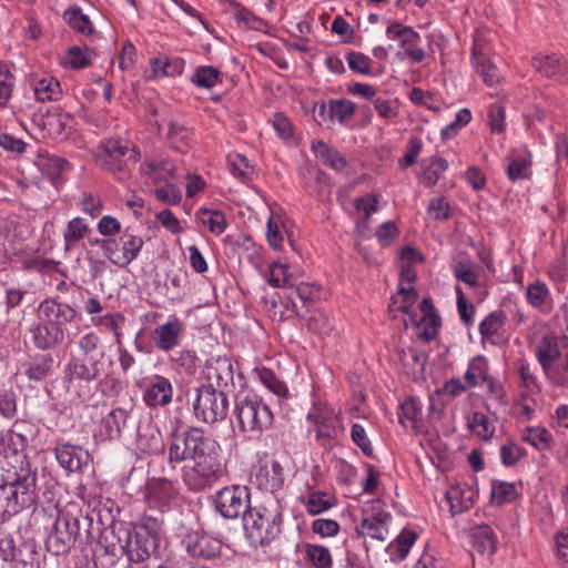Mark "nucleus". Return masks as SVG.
<instances>
[{
    "mask_svg": "<svg viewBox=\"0 0 568 568\" xmlns=\"http://www.w3.org/2000/svg\"><path fill=\"white\" fill-rule=\"evenodd\" d=\"M297 314L298 316L305 318L308 331L313 332L314 334L323 336L327 335L331 331L327 318L322 313L313 312L306 315L297 312Z\"/></svg>",
    "mask_w": 568,
    "mask_h": 568,
    "instance_id": "obj_54",
    "label": "nucleus"
},
{
    "mask_svg": "<svg viewBox=\"0 0 568 568\" xmlns=\"http://www.w3.org/2000/svg\"><path fill=\"white\" fill-rule=\"evenodd\" d=\"M535 355L542 372H549L551 364L557 359H561L559 338L554 334H545L536 345Z\"/></svg>",
    "mask_w": 568,
    "mask_h": 568,
    "instance_id": "obj_23",
    "label": "nucleus"
},
{
    "mask_svg": "<svg viewBox=\"0 0 568 568\" xmlns=\"http://www.w3.org/2000/svg\"><path fill=\"white\" fill-rule=\"evenodd\" d=\"M256 478L260 479L258 485L263 486L266 490L275 491L283 486L282 467L277 462H272L270 465L265 464L258 470Z\"/></svg>",
    "mask_w": 568,
    "mask_h": 568,
    "instance_id": "obj_32",
    "label": "nucleus"
},
{
    "mask_svg": "<svg viewBox=\"0 0 568 568\" xmlns=\"http://www.w3.org/2000/svg\"><path fill=\"white\" fill-rule=\"evenodd\" d=\"M36 474L30 467L0 464V519L29 507L36 499Z\"/></svg>",
    "mask_w": 568,
    "mask_h": 568,
    "instance_id": "obj_1",
    "label": "nucleus"
},
{
    "mask_svg": "<svg viewBox=\"0 0 568 568\" xmlns=\"http://www.w3.org/2000/svg\"><path fill=\"white\" fill-rule=\"evenodd\" d=\"M178 493L175 484L168 478L153 477L149 479L144 491L148 510H158L160 514L166 513Z\"/></svg>",
    "mask_w": 568,
    "mask_h": 568,
    "instance_id": "obj_12",
    "label": "nucleus"
},
{
    "mask_svg": "<svg viewBox=\"0 0 568 568\" xmlns=\"http://www.w3.org/2000/svg\"><path fill=\"white\" fill-rule=\"evenodd\" d=\"M523 440L541 449L548 444V432L540 427H528L523 433Z\"/></svg>",
    "mask_w": 568,
    "mask_h": 568,
    "instance_id": "obj_59",
    "label": "nucleus"
},
{
    "mask_svg": "<svg viewBox=\"0 0 568 568\" xmlns=\"http://www.w3.org/2000/svg\"><path fill=\"white\" fill-rule=\"evenodd\" d=\"M422 166V181L427 186L435 185L444 172L448 169V162L440 156H432L428 160H423L420 163Z\"/></svg>",
    "mask_w": 568,
    "mask_h": 568,
    "instance_id": "obj_31",
    "label": "nucleus"
},
{
    "mask_svg": "<svg viewBox=\"0 0 568 568\" xmlns=\"http://www.w3.org/2000/svg\"><path fill=\"white\" fill-rule=\"evenodd\" d=\"M355 106L349 100H333L328 105V114L331 119H337L339 122H344L351 119L354 114Z\"/></svg>",
    "mask_w": 568,
    "mask_h": 568,
    "instance_id": "obj_50",
    "label": "nucleus"
},
{
    "mask_svg": "<svg viewBox=\"0 0 568 568\" xmlns=\"http://www.w3.org/2000/svg\"><path fill=\"white\" fill-rule=\"evenodd\" d=\"M310 419L314 420L315 438L323 447H329L337 437L336 419L331 415L310 414Z\"/></svg>",
    "mask_w": 568,
    "mask_h": 568,
    "instance_id": "obj_26",
    "label": "nucleus"
},
{
    "mask_svg": "<svg viewBox=\"0 0 568 568\" xmlns=\"http://www.w3.org/2000/svg\"><path fill=\"white\" fill-rule=\"evenodd\" d=\"M494 537V531L489 526H479L473 534L474 546L483 555H493L496 551Z\"/></svg>",
    "mask_w": 568,
    "mask_h": 568,
    "instance_id": "obj_40",
    "label": "nucleus"
},
{
    "mask_svg": "<svg viewBox=\"0 0 568 568\" xmlns=\"http://www.w3.org/2000/svg\"><path fill=\"white\" fill-rule=\"evenodd\" d=\"M422 405L416 398H408L400 405L399 422L405 425V419L417 424L422 420ZM415 428L416 425H413Z\"/></svg>",
    "mask_w": 568,
    "mask_h": 568,
    "instance_id": "obj_51",
    "label": "nucleus"
},
{
    "mask_svg": "<svg viewBox=\"0 0 568 568\" xmlns=\"http://www.w3.org/2000/svg\"><path fill=\"white\" fill-rule=\"evenodd\" d=\"M101 339L94 332L82 335L78 341L80 355H99Z\"/></svg>",
    "mask_w": 568,
    "mask_h": 568,
    "instance_id": "obj_60",
    "label": "nucleus"
},
{
    "mask_svg": "<svg viewBox=\"0 0 568 568\" xmlns=\"http://www.w3.org/2000/svg\"><path fill=\"white\" fill-rule=\"evenodd\" d=\"M201 221L212 233L217 235L223 233L227 226L226 219L221 211L204 210Z\"/></svg>",
    "mask_w": 568,
    "mask_h": 568,
    "instance_id": "obj_53",
    "label": "nucleus"
},
{
    "mask_svg": "<svg viewBox=\"0 0 568 568\" xmlns=\"http://www.w3.org/2000/svg\"><path fill=\"white\" fill-rule=\"evenodd\" d=\"M154 181H166L175 176L176 166L170 160L152 162L149 165Z\"/></svg>",
    "mask_w": 568,
    "mask_h": 568,
    "instance_id": "obj_55",
    "label": "nucleus"
},
{
    "mask_svg": "<svg viewBox=\"0 0 568 568\" xmlns=\"http://www.w3.org/2000/svg\"><path fill=\"white\" fill-rule=\"evenodd\" d=\"M416 540V534L410 530H403L400 535L396 538L392 547L395 548L398 558L400 560L405 559Z\"/></svg>",
    "mask_w": 568,
    "mask_h": 568,
    "instance_id": "obj_61",
    "label": "nucleus"
},
{
    "mask_svg": "<svg viewBox=\"0 0 568 568\" xmlns=\"http://www.w3.org/2000/svg\"><path fill=\"white\" fill-rule=\"evenodd\" d=\"M386 34L388 39L399 41L404 49V55L413 63H419L424 60L425 52L417 45L420 36L412 27L394 21L387 27Z\"/></svg>",
    "mask_w": 568,
    "mask_h": 568,
    "instance_id": "obj_14",
    "label": "nucleus"
},
{
    "mask_svg": "<svg viewBox=\"0 0 568 568\" xmlns=\"http://www.w3.org/2000/svg\"><path fill=\"white\" fill-rule=\"evenodd\" d=\"M427 356L415 347H407L399 352V359L407 375L414 379L423 378L425 375Z\"/></svg>",
    "mask_w": 568,
    "mask_h": 568,
    "instance_id": "obj_28",
    "label": "nucleus"
},
{
    "mask_svg": "<svg viewBox=\"0 0 568 568\" xmlns=\"http://www.w3.org/2000/svg\"><path fill=\"white\" fill-rule=\"evenodd\" d=\"M32 87L38 101H57L61 97L60 83L52 77L36 80Z\"/></svg>",
    "mask_w": 568,
    "mask_h": 568,
    "instance_id": "obj_35",
    "label": "nucleus"
},
{
    "mask_svg": "<svg viewBox=\"0 0 568 568\" xmlns=\"http://www.w3.org/2000/svg\"><path fill=\"white\" fill-rule=\"evenodd\" d=\"M531 67L542 77L559 81L568 74V62L557 53H537Z\"/></svg>",
    "mask_w": 568,
    "mask_h": 568,
    "instance_id": "obj_17",
    "label": "nucleus"
},
{
    "mask_svg": "<svg viewBox=\"0 0 568 568\" xmlns=\"http://www.w3.org/2000/svg\"><path fill=\"white\" fill-rule=\"evenodd\" d=\"M129 538H131V527L123 523H113L102 530L97 547L104 550L105 554L123 556Z\"/></svg>",
    "mask_w": 568,
    "mask_h": 568,
    "instance_id": "obj_15",
    "label": "nucleus"
},
{
    "mask_svg": "<svg viewBox=\"0 0 568 568\" xmlns=\"http://www.w3.org/2000/svg\"><path fill=\"white\" fill-rule=\"evenodd\" d=\"M220 453V445L212 438L192 459L193 465L183 470V481L191 490H203L223 475Z\"/></svg>",
    "mask_w": 568,
    "mask_h": 568,
    "instance_id": "obj_3",
    "label": "nucleus"
},
{
    "mask_svg": "<svg viewBox=\"0 0 568 568\" xmlns=\"http://www.w3.org/2000/svg\"><path fill=\"white\" fill-rule=\"evenodd\" d=\"M138 447L149 455H158L164 452L165 444L161 433L155 429L149 435L140 434L138 438Z\"/></svg>",
    "mask_w": 568,
    "mask_h": 568,
    "instance_id": "obj_41",
    "label": "nucleus"
},
{
    "mask_svg": "<svg viewBox=\"0 0 568 568\" xmlns=\"http://www.w3.org/2000/svg\"><path fill=\"white\" fill-rule=\"evenodd\" d=\"M312 150L323 163L335 171H342L346 165L347 161L337 150L329 148L322 141H314L312 143Z\"/></svg>",
    "mask_w": 568,
    "mask_h": 568,
    "instance_id": "obj_30",
    "label": "nucleus"
},
{
    "mask_svg": "<svg viewBox=\"0 0 568 568\" xmlns=\"http://www.w3.org/2000/svg\"><path fill=\"white\" fill-rule=\"evenodd\" d=\"M282 511L277 500L254 507L243 517V526L253 544L268 545L281 534Z\"/></svg>",
    "mask_w": 568,
    "mask_h": 568,
    "instance_id": "obj_4",
    "label": "nucleus"
},
{
    "mask_svg": "<svg viewBox=\"0 0 568 568\" xmlns=\"http://www.w3.org/2000/svg\"><path fill=\"white\" fill-rule=\"evenodd\" d=\"M54 453L61 467L70 473L81 471L83 468L89 467L92 462L88 450L69 443H58Z\"/></svg>",
    "mask_w": 568,
    "mask_h": 568,
    "instance_id": "obj_16",
    "label": "nucleus"
},
{
    "mask_svg": "<svg viewBox=\"0 0 568 568\" xmlns=\"http://www.w3.org/2000/svg\"><path fill=\"white\" fill-rule=\"evenodd\" d=\"M488 362L484 356L474 357L464 375L465 382L468 387H476L479 384V379L485 382L489 377Z\"/></svg>",
    "mask_w": 568,
    "mask_h": 568,
    "instance_id": "obj_36",
    "label": "nucleus"
},
{
    "mask_svg": "<svg viewBox=\"0 0 568 568\" xmlns=\"http://www.w3.org/2000/svg\"><path fill=\"white\" fill-rule=\"evenodd\" d=\"M173 387L171 382L160 375H154L143 393V400L149 407H163L172 402Z\"/></svg>",
    "mask_w": 568,
    "mask_h": 568,
    "instance_id": "obj_18",
    "label": "nucleus"
},
{
    "mask_svg": "<svg viewBox=\"0 0 568 568\" xmlns=\"http://www.w3.org/2000/svg\"><path fill=\"white\" fill-rule=\"evenodd\" d=\"M183 324L174 318L156 326L152 332L155 346L163 352H169L180 344Z\"/></svg>",
    "mask_w": 568,
    "mask_h": 568,
    "instance_id": "obj_20",
    "label": "nucleus"
},
{
    "mask_svg": "<svg viewBox=\"0 0 568 568\" xmlns=\"http://www.w3.org/2000/svg\"><path fill=\"white\" fill-rule=\"evenodd\" d=\"M454 275L457 280L469 286L477 285L478 274L474 271L469 261H460L454 266Z\"/></svg>",
    "mask_w": 568,
    "mask_h": 568,
    "instance_id": "obj_57",
    "label": "nucleus"
},
{
    "mask_svg": "<svg viewBox=\"0 0 568 568\" xmlns=\"http://www.w3.org/2000/svg\"><path fill=\"white\" fill-rule=\"evenodd\" d=\"M467 425L469 429L483 440H488L495 433V427L489 418L479 412H475L467 416Z\"/></svg>",
    "mask_w": 568,
    "mask_h": 568,
    "instance_id": "obj_38",
    "label": "nucleus"
},
{
    "mask_svg": "<svg viewBox=\"0 0 568 568\" xmlns=\"http://www.w3.org/2000/svg\"><path fill=\"white\" fill-rule=\"evenodd\" d=\"M27 445L22 443V439L14 437L12 434L7 432L0 439V453L4 455V460L0 464L12 463L10 458L14 459V465L18 468L29 467L24 449Z\"/></svg>",
    "mask_w": 568,
    "mask_h": 568,
    "instance_id": "obj_24",
    "label": "nucleus"
},
{
    "mask_svg": "<svg viewBox=\"0 0 568 568\" xmlns=\"http://www.w3.org/2000/svg\"><path fill=\"white\" fill-rule=\"evenodd\" d=\"M105 353L100 351L99 355H74L67 366L68 376L71 379L93 382L104 372L103 358Z\"/></svg>",
    "mask_w": 568,
    "mask_h": 568,
    "instance_id": "obj_13",
    "label": "nucleus"
},
{
    "mask_svg": "<svg viewBox=\"0 0 568 568\" xmlns=\"http://www.w3.org/2000/svg\"><path fill=\"white\" fill-rule=\"evenodd\" d=\"M229 409L227 397L222 389L212 385L202 386L197 389L193 404L194 415L204 423L213 424L226 417Z\"/></svg>",
    "mask_w": 568,
    "mask_h": 568,
    "instance_id": "obj_7",
    "label": "nucleus"
},
{
    "mask_svg": "<svg viewBox=\"0 0 568 568\" xmlns=\"http://www.w3.org/2000/svg\"><path fill=\"white\" fill-rule=\"evenodd\" d=\"M530 162L524 158L513 160L507 166V175L511 181L526 179L529 176Z\"/></svg>",
    "mask_w": 568,
    "mask_h": 568,
    "instance_id": "obj_64",
    "label": "nucleus"
},
{
    "mask_svg": "<svg viewBox=\"0 0 568 568\" xmlns=\"http://www.w3.org/2000/svg\"><path fill=\"white\" fill-rule=\"evenodd\" d=\"M389 518V514L379 513L371 518L362 520L361 525L356 527V532L359 536H369L374 539L384 541L388 532L386 520Z\"/></svg>",
    "mask_w": 568,
    "mask_h": 568,
    "instance_id": "obj_29",
    "label": "nucleus"
},
{
    "mask_svg": "<svg viewBox=\"0 0 568 568\" xmlns=\"http://www.w3.org/2000/svg\"><path fill=\"white\" fill-rule=\"evenodd\" d=\"M475 493L467 485L452 486L445 494L453 515L460 514L473 507Z\"/></svg>",
    "mask_w": 568,
    "mask_h": 568,
    "instance_id": "obj_27",
    "label": "nucleus"
},
{
    "mask_svg": "<svg viewBox=\"0 0 568 568\" xmlns=\"http://www.w3.org/2000/svg\"><path fill=\"white\" fill-rule=\"evenodd\" d=\"M525 455V449L514 442H508L500 448V458L505 466H514Z\"/></svg>",
    "mask_w": 568,
    "mask_h": 568,
    "instance_id": "obj_58",
    "label": "nucleus"
},
{
    "mask_svg": "<svg viewBox=\"0 0 568 568\" xmlns=\"http://www.w3.org/2000/svg\"><path fill=\"white\" fill-rule=\"evenodd\" d=\"M71 121L69 113L49 114L44 120V128L48 129L50 135L59 138L67 136V128Z\"/></svg>",
    "mask_w": 568,
    "mask_h": 568,
    "instance_id": "obj_46",
    "label": "nucleus"
},
{
    "mask_svg": "<svg viewBox=\"0 0 568 568\" xmlns=\"http://www.w3.org/2000/svg\"><path fill=\"white\" fill-rule=\"evenodd\" d=\"M410 322L419 327L418 336L425 342H430L438 335L442 322L438 314H427L423 316L419 322L416 320V314L410 316Z\"/></svg>",
    "mask_w": 568,
    "mask_h": 568,
    "instance_id": "obj_37",
    "label": "nucleus"
},
{
    "mask_svg": "<svg viewBox=\"0 0 568 568\" xmlns=\"http://www.w3.org/2000/svg\"><path fill=\"white\" fill-rule=\"evenodd\" d=\"M65 63L73 69H83L90 64L88 49L72 47L68 50Z\"/></svg>",
    "mask_w": 568,
    "mask_h": 568,
    "instance_id": "obj_62",
    "label": "nucleus"
},
{
    "mask_svg": "<svg viewBox=\"0 0 568 568\" xmlns=\"http://www.w3.org/2000/svg\"><path fill=\"white\" fill-rule=\"evenodd\" d=\"M236 416L243 432L260 434L271 427L273 414L262 398L247 395L236 404Z\"/></svg>",
    "mask_w": 568,
    "mask_h": 568,
    "instance_id": "obj_6",
    "label": "nucleus"
},
{
    "mask_svg": "<svg viewBox=\"0 0 568 568\" xmlns=\"http://www.w3.org/2000/svg\"><path fill=\"white\" fill-rule=\"evenodd\" d=\"M80 532V520L69 514H59L51 532L45 539V548L54 556L69 552Z\"/></svg>",
    "mask_w": 568,
    "mask_h": 568,
    "instance_id": "obj_10",
    "label": "nucleus"
},
{
    "mask_svg": "<svg viewBox=\"0 0 568 568\" xmlns=\"http://www.w3.org/2000/svg\"><path fill=\"white\" fill-rule=\"evenodd\" d=\"M143 239L125 229L118 240H103L101 247L104 255L115 265L126 267L134 261L143 247Z\"/></svg>",
    "mask_w": 568,
    "mask_h": 568,
    "instance_id": "obj_9",
    "label": "nucleus"
},
{
    "mask_svg": "<svg viewBox=\"0 0 568 568\" xmlns=\"http://www.w3.org/2000/svg\"><path fill=\"white\" fill-rule=\"evenodd\" d=\"M134 408L133 398H129L123 405L114 407L104 418L106 434L110 439L119 438L126 427Z\"/></svg>",
    "mask_w": 568,
    "mask_h": 568,
    "instance_id": "obj_21",
    "label": "nucleus"
},
{
    "mask_svg": "<svg viewBox=\"0 0 568 568\" xmlns=\"http://www.w3.org/2000/svg\"><path fill=\"white\" fill-rule=\"evenodd\" d=\"M39 170L45 174L52 182L59 179L68 162L55 155H39L36 162Z\"/></svg>",
    "mask_w": 568,
    "mask_h": 568,
    "instance_id": "obj_39",
    "label": "nucleus"
},
{
    "mask_svg": "<svg viewBox=\"0 0 568 568\" xmlns=\"http://www.w3.org/2000/svg\"><path fill=\"white\" fill-rule=\"evenodd\" d=\"M77 317V311L68 303L54 298H45L38 307V323L31 328L34 346L39 349H51L64 339V324Z\"/></svg>",
    "mask_w": 568,
    "mask_h": 568,
    "instance_id": "obj_2",
    "label": "nucleus"
},
{
    "mask_svg": "<svg viewBox=\"0 0 568 568\" xmlns=\"http://www.w3.org/2000/svg\"><path fill=\"white\" fill-rule=\"evenodd\" d=\"M100 158L102 166L114 164L126 156L132 159V162H136L135 151L130 149L126 142H122L118 139H110L102 142L99 146Z\"/></svg>",
    "mask_w": 568,
    "mask_h": 568,
    "instance_id": "obj_22",
    "label": "nucleus"
},
{
    "mask_svg": "<svg viewBox=\"0 0 568 568\" xmlns=\"http://www.w3.org/2000/svg\"><path fill=\"white\" fill-rule=\"evenodd\" d=\"M166 138L171 141L172 145L175 149L182 152L184 151L185 148L189 146L190 134L187 129L184 125L175 122L174 120H170L168 122Z\"/></svg>",
    "mask_w": 568,
    "mask_h": 568,
    "instance_id": "obj_45",
    "label": "nucleus"
},
{
    "mask_svg": "<svg viewBox=\"0 0 568 568\" xmlns=\"http://www.w3.org/2000/svg\"><path fill=\"white\" fill-rule=\"evenodd\" d=\"M162 520L149 515L144 518V523L131 528V538L126 542L125 556L130 561L144 562L152 558L155 552Z\"/></svg>",
    "mask_w": 568,
    "mask_h": 568,
    "instance_id": "obj_5",
    "label": "nucleus"
},
{
    "mask_svg": "<svg viewBox=\"0 0 568 568\" xmlns=\"http://www.w3.org/2000/svg\"><path fill=\"white\" fill-rule=\"evenodd\" d=\"M216 510L227 519L244 517L250 509V494L246 487L233 485L219 490L214 499Z\"/></svg>",
    "mask_w": 568,
    "mask_h": 568,
    "instance_id": "obj_11",
    "label": "nucleus"
},
{
    "mask_svg": "<svg viewBox=\"0 0 568 568\" xmlns=\"http://www.w3.org/2000/svg\"><path fill=\"white\" fill-rule=\"evenodd\" d=\"M63 18L72 29L80 33H91L93 31L89 17L82 13L79 8L68 9Z\"/></svg>",
    "mask_w": 568,
    "mask_h": 568,
    "instance_id": "obj_44",
    "label": "nucleus"
},
{
    "mask_svg": "<svg viewBox=\"0 0 568 568\" xmlns=\"http://www.w3.org/2000/svg\"><path fill=\"white\" fill-rule=\"evenodd\" d=\"M53 365V358L49 354L39 355L33 357L31 361L27 362L24 367V374L31 381H42L44 379L49 372L51 371Z\"/></svg>",
    "mask_w": 568,
    "mask_h": 568,
    "instance_id": "obj_34",
    "label": "nucleus"
},
{
    "mask_svg": "<svg viewBox=\"0 0 568 568\" xmlns=\"http://www.w3.org/2000/svg\"><path fill=\"white\" fill-rule=\"evenodd\" d=\"M456 293H457V308H458L460 320L466 326H470L473 324L475 307L473 304L468 303V301L466 300V297L459 286H456Z\"/></svg>",
    "mask_w": 568,
    "mask_h": 568,
    "instance_id": "obj_63",
    "label": "nucleus"
},
{
    "mask_svg": "<svg viewBox=\"0 0 568 568\" xmlns=\"http://www.w3.org/2000/svg\"><path fill=\"white\" fill-rule=\"evenodd\" d=\"M186 549L192 557L213 559L221 552V542L206 535H195L189 537Z\"/></svg>",
    "mask_w": 568,
    "mask_h": 568,
    "instance_id": "obj_25",
    "label": "nucleus"
},
{
    "mask_svg": "<svg viewBox=\"0 0 568 568\" xmlns=\"http://www.w3.org/2000/svg\"><path fill=\"white\" fill-rule=\"evenodd\" d=\"M89 232V226L84 223L81 217L72 219L64 230L63 239L67 248L72 246L74 243L84 239Z\"/></svg>",
    "mask_w": 568,
    "mask_h": 568,
    "instance_id": "obj_42",
    "label": "nucleus"
},
{
    "mask_svg": "<svg viewBox=\"0 0 568 568\" xmlns=\"http://www.w3.org/2000/svg\"><path fill=\"white\" fill-rule=\"evenodd\" d=\"M306 555L316 568H332V556L326 547L320 545H307Z\"/></svg>",
    "mask_w": 568,
    "mask_h": 568,
    "instance_id": "obj_48",
    "label": "nucleus"
},
{
    "mask_svg": "<svg viewBox=\"0 0 568 568\" xmlns=\"http://www.w3.org/2000/svg\"><path fill=\"white\" fill-rule=\"evenodd\" d=\"M491 496L498 504L510 503L517 497V490L514 484L493 480Z\"/></svg>",
    "mask_w": 568,
    "mask_h": 568,
    "instance_id": "obj_49",
    "label": "nucleus"
},
{
    "mask_svg": "<svg viewBox=\"0 0 568 568\" xmlns=\"http://www.w3.org/2000/svg\"><path fill=\"white\" fill-rule=\"evenodd\" d=\"M544 374L556 385L562 386L568 384V354H561V359L552 363L549 372L544 371Z\"/></svg>",
    "mask_w": 568,
    "mask_h": 568,
    "instance_id": "obj_47",
    "label": "nucleus"
},
{
    "mask_svg": "<svg viewBox=\"0 0 568 568\" xmlns=\"http://www.w3.org/2000/svg\"><path fill=\"white\" fill-rule=\"evenodd\" d=\"M205 375L209 385L216 386V389H224L229 386H233V363L227 357H217L207 362Z\"/></svg>",
    "mask_w": 568,
    "mask_h": 568,
    "instance_id": "obj_19",
    "label": "nucleus"
},
{
    "mask_svg": "<svg viewBox=\"0 0 568 568\" xmlns=\"http://www.w3.org/2000/svg\"><path fill=\"white\" fill-rule=\"evenodd\" d=\"M219 70L214 67H200L194 74L193 82L199 87L210 89L219 80Z\"/></svg>",
    "mask_w": 568,
    "mask_h": 568,
    "instance_id": "obj_56",
    "label": "nucleus"
},
{
    "mask_svg": "<svg viewBox=\"0 0 568 568\" xmlns=\"http://www.w3.org/2000/svg\"><path fill=\"white\" fill-rule=\"evenodd\" d=\"M211 439V437L204 435L202 429L196 427H190L183 432H172L169 463L180 464L185 460H192Z\"/></svg>",
    "mask_w": 568,
    "mask_h": 568,
    "instance_id": "obj_8",
    "label": "nucleus"
},
{
    "mask_svg": "<svg viewBox=\"0 0 568 568\" xmlns=\"http://www.w3.org/2000/svg\"><path fill=\"white\" fill-rule=\"evenodd\" d=\"M505 314L503 311L491 312L485 317L479 324V332L484 337H490L495 335L505 323Z\"/></svg>",
    "mask_w": 568,
    "mask_h": 568,
    "instance_id": "obj_52",
    "label": "nucleus"
},
{
    "mask_svg": "<svg viewBox=\"0 0 568 568\" xmlns=\"http://www.w3.org/2000/svg\"><path fill=\"white\" fill-rule=\"evenodd\" d=\"M418 298V293L413 286L399 285L397 296L392 297V302L389 304V312H402L405 314H409V317L413 316L410 314L412 307L416 303Z\"/></svg>",
    "mask_w": 568,
    "mask_h": 568,
    "instance_id": "obj_33",
    "label": "nucleus"
},
{
    "mask_svg": "<svg viewBox=\"0 0 568 568\" xmlns=\"http://www.w3.org/2000/svg\"><path fill=\"white\" fill-rule=\"evenodd\" d=\"M227 1L234 8L235 19L239 22H243L248 28H251L253 30H257V31H263L267 27V23L263 19L251 13L248 10H246L242 4H240L235 0H227Z\"/></svg>",
    "mask_w": 568,
    "mask_h": 568,
    "instance_id": "obj_43",
    "label": "nucleus"
}]
</instances>
